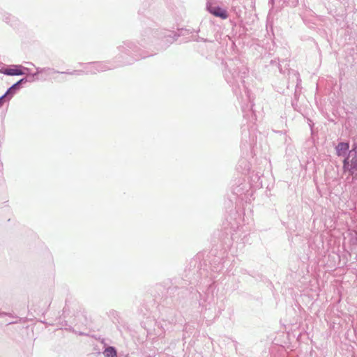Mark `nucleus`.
I'll list each match as a JSON object with an SVG mask.
<instances>
[{
    "mask_svg": "<svg viewBox=\"0 0 357 357\" xmlns=\"http://www.w3.org/2000/svg\"><path fill=\"white\" fill-rule=\"evenodd\" d=\"M207 9L210 13H211L215 17H220L222 20H225L228 17L227 10L222 8H220L218 6H213L210 4L207 6Z\"/></svg>",
    "mask_w": 357,
    "mask_h": 357,
    "instance_id": "nucleus-1",
    "label": "nucleus"
},
{
    "mask_svg": "<svg viewBox=\"0 0 357 357\" xmlns=\"http://www.w3.org/2000/svg\"><path fill=\"white\" fill-rule=\"evenodd\" d=\"M351 167L353 169L357 170V155L351 160Z\"/></svg>",
    "mask_w": 357,
    "mask_h": 357,
    "instance_id": "nucleus-6",
    "label": "nucleus"
},
{
    "mask_svg": "<svg viewBox=\"0 0 357 357\" xmlns=\"http://www.w3.org/2000/svg\"><path fill=\"white\" fill-rule=\"evenodd\" d=\"M356 151H354V150H353V151H350V153H349V157H350V156H352L354 154V155H356Z\"/></svg>",
    "mask_w": 357,
    "mask_h": 357,
    "instance_id": "nucleus-7",
    "label": "nucleus"
},
{
    "mask_svg": "<svg viewBox=\"0 0 357 357\" xmlns=\"http://www.w3.org/2000/svg\"><path fill=\"white\" fill-rule=\"evenodd\" d=\"M348 160H349V158H347L344 160V165H346L347 163L349 164Z\"/></svg>",
    "mask_w": 357,
    "mask_h": 357,
    "instance_id": "nucleus-8",
    "label": "nucleus"
},
{
    "mask_svg": "<svg viewBox=\"0 0 357 357\" xmlns=\"http://www.w3.org/2000/svg\"><path fill=\"white\" fill-rule=\"evenodd\" d=\"M1 73L7 75H21L24 74L22 69L18 66L12 68H6L1 70Z\"/></svg>",
    "mask_w": 357,
    "mask_h": 357,
    "instance_id": "nucleus-2",
    "label": "nucleus"
},
{
    "mask_svg": "<svg viewBox=\"0 0 357 357\" xmlns=\"http://www.w3.org/2000/svg\"><path fill=\"white\" fill-rule=\"evenodd\" d=\"M349 145L348 143L341 142L336 147V151L338 155H344L348 151Z\"/></svg>",
    "mask_w": 357,
    "mask_h": 357,
    "instance_id": "nucleus-3",
    "label": "nucleus"
},
{
    "mask_svg": "<svg viewBox=\"0 0 357 357\" xmlns=\"http://www.w3.org/2000/svg\"><path fill=\"white\" fill-rule=\"evenodd\" d=\"M105 357H116V351L114 347H109L104 351Z\"/></svg>",
    "mask_w": 357,
    "mask_h": 357,
    "instance_id": "nucleus-4",
    "label": "nucleus"
},
{
    "mask_svg": "<svg viewBox=\"0 0 357 357\" xmlns=\"http://www.w3.org/2000/svg\"><path fill=\"white\" fill-rule=\"evenodd\" d=\"M22 81V79H21L20 81H19L18 82H17L16 84H15L14 85H13L8 90V91L6 93V94H4L3 96H1L0 98V105H1V101L3 100V98H5L8 94H9L10 93L12 92V91L15 89L16 86L20 84L21 82Z\"/></svg>",
    "mask_w": 357,
    "mask_h": 357,
    "instance_id": "nucleus-5",
    "label": "nucleus"
}]
</instances>
